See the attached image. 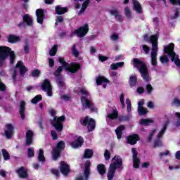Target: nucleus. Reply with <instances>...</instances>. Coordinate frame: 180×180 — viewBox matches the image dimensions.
Returning a JSON list of instances; mask_svg holds the SVG:
<instances>
[{
    "label": "nucleus",
    "mask_w": 180,
    "mask_h": 180,
    "mask_svg": "<svg viewBox=\"0 0 180 180\" xmlns=\"http://www.w3.org/2000/svg\"><path fill=\"white\" fill-rule=\"evenodd\" d=\"M4 131L6 139H11L13 135V125L7 124L4 127Z\"/></svg>",
    "instance_id": "nucleus-14"
},
{
    "label": "nucleus",
    "mask_w": 180,
    "mask_h": 180,
    "mask_svg": "<svg viewBox=\"0 0 180 180\" xmlns=\"http://www.w3.org/2000/svg\"><path fill=\"white\" fill-rule=\"evenodd\" d=\"M123 130H124V126L123 125L118 127L115 130V133L117 134L118 140H120V139H122V132L123 131Z\"/></svg>",
    "instance_id": "nucleus-31"
},
{
    "label": "nucleus",
    "mask_w": 180,
    "mask_h": 180,
    "mask_svg": "<svg viewBox=\"0 0 180 180\" xmlns=\"http://www.w3.org/2000/svg\"><path fill=\"white\" fill-rule=\"evenodd\" d=\"M51 134L53 140H57V139H58V135H57L56 131H51Z\"/></svg>",
    "instance_id": "nucleus-54"
},
{
    "label": "nucleus",
    "mask_w": 180,
    "mask_h": 180,
    "mask_svg": "<svg viewBox=\"0 0 180 180\" xmlns=\"http://www.w3.org/2000/svg\"><path fill=\"white\" fill-rule=\"evenodd\" d=\"M16 172L20 178H27V169H25V167H21Z\"/></svg>",
    "instance_id": "nucleus-22"
},
{
    "label": "nucleus",
    "mask_w": 180,
    "mask_h": 180,
    "mask_svg": "<svg viewBox=\"0 0 180 180\" xmlns=\"http://www.w3.org/2000/svg\"><path fill=\"white\" fill-rule=\"evenodd\" d=\"M134 9L137 13H142L143 9L141 8V4L139 3L137 0H133Z\"/></svg>",
    "instance_id": "nucleus-25"
},
{
    "label": "nucleus",
    "mask_w": 180,
    "mask_h": 180,
    "mask_svg": "<svg viewBox=\"0 0 180 180\" xmlns=\"http://www.w3.org/2000/svg\"><path fill=\"white\" fill-rule=\"evenodd\" d=\"M127 140V143H129V144L133 145V144H136L137 143V141H139L140 140V137H139V135H137V134H133V135L128 136Z\"/></svg>",
    "instance_id": "nucleus-19"
},
{
    "label": "nucleus",
    "mask_w": 180,
    "mask_h": 180,
    "mask_svg": "<svg viewBox=\"0 0 180 180\" xmlns=\"http://www.w3.org/2000/svg\"><path fill=\"white\" fill-rule=\"evenodd\" d=\"M98 60L101 61V63H103V61H106V60H108V57L99 55Z\"/></svg>",
    "instance_id": "nucleus-62"
},
{
    "label": "nucleus",
    "mask_w": 180,
    "mask_h": 180,
    "mask_svg": "<svg viewBox=\"0 0 180 180\" xmlns=\"http://www.w3.org/2000/svg\"><path fill=\"white\" fill-rule=\"evenodd\" d=\"M89 30V27H88V24H85L84 26L76 30L75 31V34H76L77 37H84L86 33H88Z\"/></svg>",
    "instance_id": "nucleus-13"
},
{
    "label": "nucleus",
    "mask_w": 180,
    "mask_h": 180,
    "mask_svg": "<svg viewBox=\"0 0 180 180\" xmlns=\"http://www.w3.org/2000/svg\"><path fill=\"white\" fill-rule=\"evenodd\" d=\"M23 20L27 23V26H33V19L28 14H25L23 16Z\"/></svg>",
    "instance_id": "nucleus-28"
},
{
    "label": "nucleus",
    "mask_w": 180,
    "mask_h": 180,
    "mask_svg": "<svg viewBox=\"0 0 180 180\" xmlns=\"http://www.w3.org/2000/svg\"><path fill=\"white\" fill-rule=\"evenodd\" d=\"M64 120H65V117L61 116L59 117H54L53 120L51 121V123L53 127H55L57 131H63V123H64Z\"/></svg>",
    "instance_id": "nucleus-8"
},
{
    "label": "nucleus",
    "mask_w": 180,
    "mask_h": 180,
    "mask_svg": "<svg viewBox=\"0 0 180 180\" xmlns=\"http://www.w3.org/2000/svg\"><path fill=\"white\" fill-rule=\"evenodd\" d=\"M72 53L75 57H78V56H79V52H78V51L75 49V45H74L72 47Z\"/></svg>",
    "instance_id": "nucleus-51"
},
{
    "label": "nucleus",
    "mask_w": 180,
    "mask_h": 180,
    "mask_svg": "<svg viewBox=\"0 0 180 180\" xmlns=\"http://www.w3.org/2000/svg\"><path fill=\"white\" fill-rule=\"evenodd\" d=\"M110 39L112 41H116V40L119 39V35H117V34H112L110 36Z\"/></svg>",
    "instance_id": "nucleus-52"
},
{
    "label": "nucleus",
    "mask_w": 180,
    "mask_h": 180,
    "mask_svg": "<svg viewBox=\"0 0 180 180\" xmlns=\"http://www.w3.org/2000/svg\"><path fill=\"white\" fill-rule=\"evenodd\" d=\"M179 16V11H178V10H176L174 11V16H171L170 19L174 20V19H176Z\"/></svg>",
    "instance_id": "nucleus-57"
},
{
    "label": "nucleus",
    "mask_w": 180,
    "mask_h": 180,
    "mask_svg": "<svg viewBox=\"0 0 180 180\" xmlns=\"http://www.w3.org/2000/svg\"><path fill=\"white\" fill-rule=\"evenodd\" d=\"M110 13L115 18L118 15V14H120L119 11H117V9L110 10Z\"/></svg>",
    "instance_id": "nucleus-48"
},
{
    "label": "nucleus",
    "mask_w": 180,
    "mask_h": 180,
    "mask_svg": "<svg viewBox=\"0 0 180 180\" xmlns=\"http://www.w3.org/2000/svg\"><path fill=\"white\" fill-rule=\"evenodd\" d=\"M132 153H133V166L134 168H139L140 165V160L137 158V150H136V148H133L131 149Z\"/></svg>",
    "instance_id": "nucleus-16"
},
{
    "label": "nucleus",
    "mask_w": 180,
    "mask_h": 180,
    "mask_svg": "<svg viewBox=\"0 0 180 180\" xmlns=\"http://www.w3.org/2000/svg\"><path fill=\"white\" fill-rule=\"evenodd\" d=\"M146 90L148 94H151V92H153V86H151V84H147Z\"/></svg>",
    "instance_id": "nucleus-58"
},
{
    "label": "nucleus",
    "mask_w": 180,
    "mask_h": 180,
    "mask_svg": "<svg viewBox=\"0 0 180 180\" xmlns=\"http://www.w3.org/2000/svg\"><path fill=\"white\" fill-rule=\"evenodd\" d=\"M168 124H169V120L168 119L165 120L162 129L160 130V131L157 134L158 139H161V137L164 136V133H165V130H167V127Z\"/></svg>",
    "instance_id": "nucleus-17"
},
{
    "label": "nucleus",
    "mask_w": 180,
    "mask_h": 180,
    "mask_svg": "<svg viewBox=\"0 0 180 180\" xmlns=\"http://www.w3.org/2000/svg\"><path fill=\"white\" fill-rule=\"evenodd\" d=\"M64 20V19L63 18V16H58L56 18V22L55 23V25H58L59 23H61V22H63Z\"/></svg>",
    "instance_id": "nucleus-59"
},
{
    "label": "nucleus",
    "mask_w": 180,
    "mask_h": 180,
    "mask_svg": "<svg viewBox=\"0 0 180 180\" xmlns=\"http://www.w3.org/2000/svg\"><path fill=\"white\" fill-rule=\"evenodd\" d=\"M126 103H127V110L128 113H130V112H131V101H130V99L127 98L126 100Z\"/></svg>",
    "instance_id": "nucleus-41"
},
{
    "label": "nucleus",
    "mask_w": 180,
    "mask_h": 180,
    "mask_svg": "<svg viewBox=\"0 0 180 180\" xmlns=\"http://www.w3.org/2000/svg\"><path fill=\"white\" fill-rule=\"evenodd\" d=\"M120 103H121V105H122L123 109H124V108H125V104H124V94H122L120 95Z\"/></svg>",
    "instance_id": "nucleus-47"
},
{
    "label": "nucleus",
    "mask_w": 180,
    "mask_h": 180,
    "mask_svg": "<svg viewBox=\"0 0 180 180\" xmlns=\"http://www.w3.org/2000/svg\"><path fill=\"white\" fill-rule=\"evenodd\" d=\"M1 153L3 154V157H4V159L5 160V161H8V160H9L11 158V156L9 155V153H8V151H6V150L2 149Z\"/></svg>",
    "instance_id": "nucleus-39"
},
{
    "label": "nucleus",
    "mask_w": 180,
    "mask_h": 180,
    "mask_svg": "<svg viewBox=\"0 0 180 180\" xmlns=\"http://www.w3.org/2000/svg\"><path fill=\"white\" fill-rule=\"evenodd\" d=\"M138 112L139 115H141V116H142L143 115H147V113H148V110H147V108H144L142 107V110H141V111Z\"/></svg>",
    "instance_id": "nucleus-49"
},
{
    "label": "nucleus",
    "mask_w": 180,
    "mask_h": 180,
    "mask_svg": "<svg viewBox=\"0 0 180 180\" xmlns=\"http://www.w3.org/2000/svg\"><path fill=\"white\" fill-rule=\"evenodd\" d=\"M91 162L87 160L84 165V176H79L76 177L75 180H87L89 176V172L91 171Z\"/></svg>",
    "instance_id": "nucleus-11"
},
{
    "label": "nucleus",
    "mask_w": 180,
    "mask_h": 180,
    "mask_svg": "<svg viewBox=\"0 0 180 180\" xmlns=\"http://www.w3.org/2000/svg\"><path fill=\"white\" fill-rule=\"evenodd\" d=\"M176 116L179 119V121L176 123V126L179 127V126H180V112H176Z\"/></svg>",
    "instance_id": "nucleus-64"
},
{
    "label": "nucleus",
    "mask_w": 180,
    "mask_h": 180,
    "mask_svg": "<svg viewBox=\"0 0 180 180\" xmlns=\"http://www.w3.org/2000/svg\"><path fill=\"white\" fill-rule=\"evenodd\" d=\"M75 140V142H72L70 143V146L72 147V148H78V147H81L84 143V139H82L81 136H79Z\"/></svg>",
    "instance_id": "nucleus-20"
},
{
    "label": "nucleus",
    "mask_w": 180,
    "mask_h": 180,
    "mask_svg": "<svg viewBox=\"0 0 180 180\" xmlns=\"http://www.w3.org/2000/svg\"><path fill=\"white\" fill-rule=\"evenodd\" d=\"M144 105V100H141L138 103V112H141L143 110V105Z\"/></svg>",
    "instance_id": "nucleus-46"
},
{
    "label": "nucleus",
    "mask_w": 180,
    "mask_h": 180,
    "mask_svg": "<svg viewBox=\"0 0 180 180\" xmlns=\"http://www.w3.org/2000/svg\"><path fill=\"white\" fill-rule=\"evenodd\" d=\"M59 63L62 64V66L66 70V71H68L69 72H72V74L77 72L78 70L80 68V65L78 63H73L72 64H68L63 58H58Z\"/></svg>",
    "instance_id": "nucleus-7"
},
{
    "label": "nucleus",
    "mask_w": 180,
    "mask_h": 180,
    "mask_svg": "<svg viewBox=\"0 0 180 180\" xmlns=\"http://www.w3.org/2000/svg\"><path fill=\"white\" fill-rule=\"evenodd\" d=\"M117 110H113L111 113L107 115V122L109 123L110 120H115V119L117 118Z\"/></svg>",
    "instance_id": "nucleus-26"
},
{
    "label": "nucleus",
    "mask_w": 180,
    "mask_h": 180,
    "mask_svg": "<svg viewBox=\"0 0 180 180\" xmlns=\"http://www.w3.org/2000/svg\"><path fill=\"white\" fill-rule=\"evenodd\" d=\"M123 165V160L120 156H115L112 160V163L110 165L108 172V179L112 180L115 176V173L117 168H120Z\"/></svg>",
    "instance_id": "nucleus-4"
},
{
    "label": "nucleus",
    "mask_w": 180,
    "mask_h": 180,
    "mask_svg": "<svg viewBox=\"0 0 180 180\" xmlns=\"http://www.w3.org/2000/svg\"><path fill=\"white\" fill-rule=\"evenodd\" d=\"M32 77H39L40 75V70H35L32 71Z\"/></svg>",
    "instance_id": "nucleus-53"
},
{
    "label": "nucleus",
    "mask_w": 180,
    "mask_h": 180,
    "mask_svg": "<svg viewBox=\"0 0 180 180\" xmlns=\"http://www.w3.org/2000/svg\"><path fill=\"white\" fill-rule=\"evenodd\" d=\"M42 97L41 95H37L32 100V103H37L39 101H41Z\"/></svg>",
    "instance_id": "nucleus-45"
},
{
    "label": "nucleus",
    "mask_w": 180,
    "mask_h": 180,
    "mask_svg": "<svg viewBox=\"0 0 180 180\" xmlns=\"http://www.w3.org/2000/svg\"><path fill=\"white\" fill-rule=\"evenodd\" d=\"M160 60L162 64H167V63L169 61V59L168 58V56L162 55L160 57Z\"/></svg>",
    "instance_id": "nucleus-38"
},
{
    "label": "nucleus",
    "mask_w": 180,
    "mask_h": 180,
    "mask_svg": "<svg viewBox=\"0 0 180 180\" xmlns=\"http://www.w3.org/2000/svg\"><path fill=\"white\" fill-rule=\"evenodd\" d=\"M27 155L29 158L34 157V149L33 148H29L27 150Z\"/></svg>",
    "instance_id": "nucleus-42"
},
{
    "label": "nucleus",
    "mask_w": 180,
    "mask_h": 180,
    "mask_svg": "<svg viewBox=\"0 0 180 180\" xmlns=\"http://www.w3.org/2000/svg\"><path fill=\"white\" fill-rule=\"evenodd\" d=\"M155 133H157V129H153L149 133V135L148 136V141H151V140H153V137L154 136V134H155Z\"/></svg>",
    "instance_id": "nucleus-43"
},
{
    "label": "nucleus",
    "mask_w": 180,
    "mask_h": 180,
    "mask_svg": "<svg viewBox=\"0 0 180 180\" xmlns=\"http://www.w3.org/2000/svg\"><path fill=\"white\" fill-rule=\"evenodd\" d=\"M131 63L134 67L139 70V72L141 74V77L144 81H151L150 73L148 72V70L147 69V66H146V63H144V62L141 61V60L139 58H134Z\"/></svg>",
    "instance_id": "nucleus-1"
},
{
    "label": "nucleus",
    "mask_w": 180,
    "mask_h": 180,
    "mask_svg": "<svg viewBox=\"0 0 180 180\" xmlns=\"http://www.w3.org/2000/svg\"><path fill=\"white\" fill-rule=\"evenodd\" d=\"M64 146L65 143L63 141H60L57 144L56 148L53 149L52 152V156L53 160H57V158H58V157L60 156V153L63 151V150H64Z\"/></svg>",
    "instance_id": "nucleus-12"
},
{
    "label": "nucleus",
    "mask_w": 180,
    "mask_h": 180,
    "mask_svg": "<svg viewBox=\"0 0 180 180\" xmlns=\"http://www.w3.org/2000/svg\"><path fill=\"white\" fill-rule=\"evenodd\" d=\"M8 56H10V63L11 64H13V61H15V58L16 56H15V52L11 49V48L7 46H0V67H2L4 64V61L8 58Z\"/></svg>",
    "instance_id": "nucleus-3"
},
{
    "label": "nucleus",
    "mask_w": 180,
    "mask_h": 180,
    "mask_svg": "<svg viewBox=\"0 0 180 180\" xmlns=\"http://www.w3.org/2000/svg\"><path fill=\"white\" fill-rule=\"evenodd\" d=\"M33 143V131H28L26 134V144L30 146Z\"/></svg>",
    "instance_id": "nucleus-24"
},
{
    "label": "nucleus",
    "mask_w": 180,
    "mask_h": 180,
    "mask_svg": "<svg viewBox=\"0 0 180 180\" xmlns=\"http://www.w3.org/2000/svg\"><path fill=\"white\" fill-rule=\"evenodd\" d=\"M142 49L146 54H148L150 53V47L147 45H143Z\"/></svg>",
    "instance_id": "nucleus-50"
},
{
    "label": "nucleus",
    "mask_w": 180,
    "mask_h": 180,
    "mask_svg": "<svg viewBox=\"0 0 180 180\" xmlns=\"http://www.w3.org/2000/svg\"><path fill=\"white\" fill-rule=\"evenodd\" d=\"M25 106H26V103L21 101L20 105V115L22 120H25Z\"/></svg>",
    "instance_id": "nucleus-29"
},
{
    "label": "nucleus",
    "mask_w": 180,
    "mask_h": 180,
    "mask_svg": "<svg viewBox=\"0 0 180 180\" xmlns=\"http://www.w3.org/2000/svg\"><path fill=\"white\" fill-rule=\"evenodd\" d=\"M16 68H19L21 75H25V73H26L27 71V68H26V67L23 65V62L22 61L18 62V63L16 64Z\"/></svg>",
    "instance_id": "nucleus-23"
},
{
    "label": "nucleus",
    "mask_w": 180,
    "mask_h": 180,
    "mask_svg": "<svg viewBox=\"0 0 180 180\" xmlns=\"http://www.w3.org/2000/svg\"><path fill=\"white\" fill-rule=\"evenodd\" d=\"M104 157L105 160H110V153H109V150H105L104 153Z\"/></svg>",
    "instance_id": "nucleus-56"
},
{
    "label": "nucleus",
    "mask_w": 180,
    "mask_h": 180,
    "mask_svg": "<svg viewBox=\"0 0 180 180\" xmlns=\"http://www.w3.org/2000/svg\"><path fill=\"white\" fill-rule=\"evenodd\" d=\"M94 155V151L91 149H86L84 151V158H91Z\"/></svg>",
    "instance_id": "nucleus-37"
},
{
    "label": "nucleus",
    "mask_w": 180,
    "mask_h": 180,
    "mask_svg": "<svg viewBox=\"0 0 180 180\" xmlns=\"http://www.w3.org/2000/svg\"><path fill=\"white\" fill-rule=\"evenodd\" d=\"M58 86L62 87L64 86V82L61 79H58L57 80Z\"/></svg>",
    "instance_id": "nucleus-61"
},
{
    "label": "nucleus",
    "mask_w": 180,
    "mask_h": 180,
    "mask_svg": "<svg viewBox=\"0 0 180 180\" xmlns=\"http://www.w3.org/2000/svg\"><path fill=\"white\" fill-rule=\"evenodd\" d=\"M74 91L76 92V94H82V95H86V96H83L81 98L83 109H91L94 110V105L92 104V101L88 98V96H89V93L88 91H86V89L78 88L75 89Z\"/></svg>",
    "instance_id": "nucleus-5"
},
{
    "label": "nucleus",
    "mask_w": 180,
    "mask_h": 180,
    "mask_svg": "<svg viewBox=\"0 0 180 180\" xmlns=\"http://www.w3.org/2000/svg\"><path fill=\"white\" fill-rule=\"evenodd\" d=\"M41 88L44 92H46L49 96H53V86L49 79H46L43 82Z\"/></svg>",
    "instance_id": "nucleus-10"
},
{
    "label": "nucleus",
    "mask_w": 180,
    "mask_h": 180,
    "mask_svg": "<svg viewBox=\"0 0 180 180\" xmlns=\"http://www.w3.org/2000/svg\"><path fill=\"white\" fill-rule=\"evenodd\" d=\"M139 123L141 126H149V124L154 123V120L153 119H142Z\"/></svg>",
    "instance_id": "nucleus-30"
},
{
    "label": "nucleus",
    "mask_w": 180,
    "mask_h": 180,
    "mask_svg": "<svg viewBox=\"0 0 180 180\" xmlns=\"http://www.w3.org/2000/svg\"><path fill=\"white\" fill-rule=\"evenodd\" d=\"M38 161L40 162H44V161H46V158H44V152L41 149H39L38 154Z\"/></svg>",
    "instance_id": "nucleus-34"
},
{
    "label": "nucleus",
    "mask_w": 180,
    "mask_h": 180,
    "mask_svg": "<svg viewBox=\"0 0 180 180\" xmlns=\"http://www.w3.org/2000/svg\"><path fill=\"white\" fill-rule=\"evenodd\" d=\"M89 0H86L83 4H82V8H81L80 11L79 12V15H82L84 13V12H85V9H86V8H88V5H89Z\"/></svg>",
    "instance_id": "nucleus-35"
},
{
    "label": "nucleus",
    "mask_w": 180,
    "mask_h": 180,
    "mask_svg": "<svg viewBox=\"0 0 180 180\" xmlns=\"http://www.w3.org/2000/svg\"><path fill=\"white\" fill-rule=\"evenodd\" d=\"M173 105H175L176 106H180V100L174 98L173 99V102H172Z\"/></svg>",
    "instance_id": "nucleus-55"
},
{
    "label": "nucleus",
    "mask_w": 180,
    "mask_h": 180,
    "mask_svg": "<svg viewBox=\"0 0 180 180\" xmlns=\"http://www.w3.org/2000/svg\"><path fill=\"white\" fill-rule=\"evenodd\" d=\"M19 40H20V38L15 35H9L8 37V41L9 43H17V41H19Z\"/></svg>",
    "instance_id": "nucleus-32"
},
{
    "label": "nucleus",
    "mask_w": 180,
    "mask_h": 180,
    "mask_svg": "<svg viewBox=\"0 0 180 180\" xmlns=\"http://www.w3.org/2000/svg\"><path fill=\"white\" fill-rule=\"evenodd\" d=\"M155 147H161L162 146V142L161 141H156L154 143Z\"/></svg>",
    "instance_id": "nucleus-63"
},
{
    "label": "nucleus",
    "mask_w": 180,
    "mask_h": 180,
    "mask_svg": "<svg viewBox=\"0 0 180 180\" xmlns=\"http://www.w3.org/2000/svg\"><path fill=\"white\" fill-rule=\"evenodd\" d=\"M96 84L97 85H102V84H103V88H106V84H109V80L102 76H100L96 79Z\"/></svg>",
    "instance_id": "nucleus-21"
},
{
    "label": "nucleus",
    "mask_w": 180,
    "mask_h": 180,
    "mask_svg": "<svg viewBox=\"0 0 180 180\" xmlns=\"http://www.w3.org/2000/svg\"><path fill=\"white\" fill-rule=\"evenodd\" d=\"M36 16L37 23L43 25V20H44V10L39 8L36 11Z\"/></svg>",
    "instance_id": "nucleus-15"
},
{
    "label": "nucleus",
    "mask_w": 180,
    "mask_h": 180,
    "mask_svg": "<svg viewBox=\"0 0 180 180\" xmlns=\"http://www.w3.org/2000/svg\"><path fill=\"white\" fill-rule=\"evenodd\" d=\"M137 84V77L136 76H131L129 78V84L131 86H135Z\"/></svg>",
    "instance_id": "nucleus-36"
},
{
    "label": "nucleus",
    "mask_w": 180,
    "mask_h": 180,
    "mask_svg": "<svg viewBox=\"0 0 180 180\" xmlns=\"http://www.w3.org/2000/svg\"><path fill=\"white\" fill-rule=\"evenodd\" d=\"M175 47V44L173 43L169 44L168 46H164V53L165 54H167V56H169L172 60V63H174L175 65L178 67V68H180V60L179 56L175 53V51H174V48Z\"/></svg>",
    "instance_id": "nucleus-6"
},
{
    "label": "nucleus",
    "mask_w": 180,
    "mask_h": 180,
    "mask_svg": "<svg viewBox=\"0 0 180 180\" xmlns=\"http://www.w3.org/2000/svg\"><path fill=\"white\" fill-rule=\"evenodd\" d=\"M68 9L66 7H62L61 6H56V13L57 15H64Z\"/></svg>",
    "instance_id": "nucleus-27"
},
{
    "label": "nucleus",
    "mask_w": 180,
    "mask_h": 180,
    "mask_svg": "<svg viewBox=\"0 0 180 180\" xmlns=\"http://www.w3.org/2000/svg\"><path fill=\"white\" fill-rule=\"evenodd\" d=\"M82 124L84 126H87L89 131H92L95 130L96 123L95 120L86 117L83 121H82Z\"/></svg>",
    "instance_id": "nucleus-9"
},
{
    "label": "nucleus",
    "mask_w": 180,
    "mask_h": 180,
    "mask_svg": "<svg viewBox=\"0 0 180 180\" xmlns=\"http://www.w3.org/2000/svg\"><path fill=\"white\" fill-rule=\"evenodd\" d=\"M60 172L65 176L70 174V166L65 162H60Z\"/></svg>",
    "instance_id": "nucleus-18"
},
{
    "label": "nucleus",
    "mask_w": 180,
    "mask_h": 180,
    "mask_svg": "<svg viewBox=\"0 0 180 180\" xmlns=\"http://www.w3.org/2000/svg\"><path fill=\"white\" fill-rule=\"evenodd\" d=\"M6 89V86L2 82L0 81V91H4Z\"/></svg>",
    "instance_id": "nucleus-60"
},
{
    "label": "nucleus",
    "mask_w": 180,
    "mask_h": 180,
    "mask_svg": "<svg viewBox=\"0 0 180 180\" xmlns=\"http://www.w3.org/2000/svg\"><path fill=\"white\" fill-rule=\"evenodd\" d=\"M152 43V49L150 52V61L152 65H157V56H158V34L152 35L148 41Z\"/></svg>",
    "instance_id": "nucleus-2"
},
{
    "label": "nucleus",
    "mask_w": 180,
    "mask_h": 180,
    "mask_svg": "<svg viewBox=\"0 0 180 180\" xmlns=\"http://www.w3.org/2000/svg\"><path fill=\"white\" fill-rule=\"evenodd\" d=\"M124 13L128 19H131V11H130V8H129V7L124 8Z\"/></svg>",
    "instance_id": "nucleus-40"
},
{
    "label": "nucleus",
    "mask_w": 180,
    "mask_h": 180,
    "mask_svg": "<svg viewBox=\"0 0 180 180\" xmlns=\"http://www.w3.org/2000/svg\"><path fill=\"white\" fill-rule=\"evenodd\" d=\"M57 45H55L52 47V49L49 51L50 56H56V53H57Z\"/></svg>",
    "instance_id": "nucleus-44"
},
{
    "label": "nucleus",
    "mask_w": 180,
    "mask_h": 180,
    "mask_svg": "<svg viewBox=\"0 0 180 180\" xmlns=\"http://www.w3.org/2000/svg\"><path fill=\"white\" fill-rule=\"evenodd\" d=\"M97 170L100 175H103L106 172V167L105 165L100 164L97 166Z\"/></svg>",
    "instance_id": "nucleus-33"
}]
</instances>
